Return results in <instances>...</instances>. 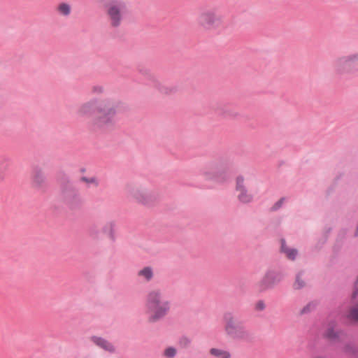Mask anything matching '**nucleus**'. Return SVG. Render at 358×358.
<instances>
[{"mask_svg": "<svg viewBox=\"0 0 358 358\" xmlns=\"http://www.w3.org/2000/svg\"><path fill=\"white\" fill-rule=\"evenodd\" d=\"M59 11L63 14L64 15H69L70 12H71V6L66 3H61L59 6Z\"/></svg>", "mask_w": 358, "mask_h": 358, "instance_id": "aec40b11", "label": "nucleus"}, {"mask_svg": "<svg viewBox=\"0 0 358 358\" xmlns=\"http://www.w3.org/2000/svg\"><path fill=\"white\" fill-rule=\"evenodd\" d=\"M103 231L105 234H108L109 238L112 241H115V224L113 222L108 223L103 229Z\"/></svg>", "mask_w": 358, "mask_h": 358, "instance_id": "f3484780", "label": "nucleus"}, {"mask_svg": "<svg viewBox=\"0 0 358 358\" xmlns=\"http://www.w3.org/2000/svg\"><path fill=\"white\" fill-rule=\"evenodd\" d=\"M236 189L239 192L238 199L240 202L248 203L252 201L253 196L248 193V189L244 185V178L241 176H238L236 178Z\"/></svg>", "mask_w": 358, "mask_h": 358, "instance_id": "9d476101", "label": "nucleus"}, {"mask_svg": "<svg viewBox=\"0 0 358 358\" xmlns=\"http://www.w3.org/2000/svg\"><path fill=\"white\" fill-rule=\"evenodd\" d=\"M301 273H298L296 276L295 286L296 289H301L305 285V282L301 280Z\"/></svg>", "mask_w": 358, "mask_h": 358, "instance_id": "393cba45", "label": "nucleus"}, {"mask_svg": "<svg viewBox=\"0 0 358 358\" xmlns=\"http://www.w3.org/2000/svg\"><path fill=\"white\" fill-rule=\"evenodd\" d=\"M34 181L38 185H41L44 182V176L39 168H35L34 171Z\"/></svg>", "mask_w": 358, "mask_h": 358, "instance_id": "2eb2a0df", "label": "nucleus"}, {"mask_svg": "<svg viewBox=\"0 0 358 358\" xmlns=\"http://www.w3.org/2000/svg\"><path fill=\"white\" fill-rule=\"evenodd\" d=\"M355 321H358V303L356 304L350 310V314L348 316Z\"/></svg>", "mask_w": 358, "mask_h": 358, "instance_id": "b1692460", "label": "nucleus"}, {"mask_svg": "<svg viewBox=\"0 0 358 358\" xmlns=\"http://www.w3.org/2000/svg\"><path fill=\"white\" fill-rule=\"evenodd\" d=\"M315 358H322V357H315Z\"/></svg>", "mask_w": 358, "mask_h": 358, "instance_id": "473e14b6", "label": "nucleus"}, {"mask_svg": "<svg viewBox=\"0 0 358 358\" xmlns=\"http://www.w3.org/2000/svg\"><path fill=\"white\" fill-rule=\"evenodd\" d=\"M317 306V303L312 301L309 302L306 306H305L302 310H301V315L306 314L311 312Z\"/></svg>", "mask_w": 358, "mask_h": 358, "instance_id": "412c9836", "label": "nucleus"}, {"mask_svg": "<svg viewBox=\"0 0 358 358\" xmlns=\"http://www.w3.org/2000/svg\"><path fill=\"white\" fill-rule=\"evenodd\" d=\"M96 110L99 113H103V115L94 120L92 128L101 131H105L110 128L113 124L116 113L114 103L110 99H104L97 105V100L92 99L80 106L78 113L83 115H87L92 114Z\"/></svg>", "mask_w": 358, "mask_h": 358, "instance_id": "f257e3e1", "label": "nucleus"}, {"mask_svg": "<svg viewBox=\"0 0 358 358\" xmlns=\"http://www.w3.org/2000/svg\"><path fill=\"white\" fill-rule=\"evenodd\" d=\"M138 72L145 78V84L156 87L161 93L169 94L174 91L173 87L162 85L145 66H139Z\"/></svg>", "mask_w": 358, "mask_h": 358, "instance_id": "0eeeda50", "label": "nucleus"}, {"mask_svg": "<svg viewBox=\"0 0 358 358\" xmlns=\"http://www.w3.org/2000/svg\"><path fill=\"white\" fill-rule=\"evenodd\" d=\"M139 276H143L147 281H150L153 277V271L150 266H145L138 273Z\"/></svg>", "mask_w": 358, "mask_h": 358, "instance_id": "dca6fc26", "label": "nucleus"}, {"mask_svg": "<svg viewBox=\"0 0 358 358\" xmlns=\"http://www.w3.org/2000/svg\"><path fill=\"white\" fill-rule=\"evenodd\" d=\"M344 350L347 354L351 355L356 358H358V347H356L352 343H347L345 345Z\"/></svg>", "mask_w": 358, "mask_h": 358, "instance_id": "a211bd4d", "label": "nucleus"}, {"mask_svg": "<svg viewBox=\"0 0 358 358\" xmlns=\"http://www.w3.org/2000/svg\"><path fill=\"white\" fill-rule=\"evenodd\" d=\"M206 180L221 184L227 182L231 175L227 163L210 164L203 171Z\"/></svg>", "mask_w": 358, "mask_h": 358, "instance_id": "20e7f679", "label": "nucleus"}, {"mask_svg": "<svg viewBox=\"0 0 358 358\" xmlns=\"http://www.w3.org/2000/svg\"><path fill=\"white\" fill-rule=\"evenodd\" d=\"M164 355L167 358H173L176 355V349L173 347H169L164 350Z\"/></svg>", "mask_w": 358, "mask_h": 358, "instance_id": "5701e85b", "label": "nucleus"}, {"mask_svg": "<svg viewBox=\"0 0 358 358\" xmlns=\"http://www.w3.org/2000/svg\"><path fill=\"white\" fill-rule=\"evenodd\" d=\"M285 201V198H281L280 199H279L277 202H275L273 206L271 207V210L275 211V210H278L279 208H281V206H282V203Z\"/></svg>", "mask_w": 358, "mask_h": 358, "instance_id": "a878e982", "label": "nucleus"}, {"mask_svg": "<svg viewBox=\"0 0 358 358\" xmlns=\"http://www.w3.org/2000/svg\"><path fill=\"white\" fill-rule=\"evenodd\" d=\"M81 180L85 182L87 184L96 182V180L94 178H87L83 176L81 178Z\"/></svg>", "mask_w": 358, "mask_h": 358, "instance_id": "c756f323", "label": "nucleus"}, {"mask_svg": "<svg viewBox=\"0 0 358 358\" xmlns=\"http://www.w3.org/2000/svg\"><path fill=\"white\" fill-rule=\"evenodd\" d=\"M325 336L329 339H337L339 338V334L334 327H331L325 332Z\"/></svg>", "mask_w": 358, "mask_h": 358, "instance_id": "6ab92c4d", "label": "nucleus"}, {"mask_svg": "<svg viewBox=\"0 0 358 358\" xmlns=\"http://www.w3.org/2000/svg\"><path fill=\"white\" fill-rule=\"evenodd\" d=\"M282 272L276 270H268L258 284V289L263 292L273 288L282 279Z\"/></svg>", "mask_w": 358, "mask_h": 358, "instance_id": "423d86ee", "label": "nucleus"}, {"mask_svg": "<svg viewBox=\"0 0 358 358\" xmlns=\"http://www.w3.org/2000/svg\"><path fill=\"white\" fill-rule=\"evenodd\" d=\"M146 307L151 314L150 322H155L165 317L170 310V302L165 299L159 290L151 291L147 296Z\"/></svg>", "mask_w": 358, "mask_h": 358, "instance_id": "f03ea898", "label": "nucleus"}, {"mask_svg": "<svg viewBox=\"0 0 358 358\" xmlns=\"http://www.w3.org/2000/svg\"><path fill=\"white\" fill-rule=\"evenodd\" d=\"M91 340L98 347L107 352L113 353L115 351V347L110 342L102 337L93 336L91 337Z\"/></svg>", "mask_w": 358, "mask_h": 358, "instance_id": "f8f14e48", "label": "nucleus"}, {"mask_svg": "<svg viewBox=\"0 0 358 358\" xmlns=\"http://www.w3.org/2000/svg\"><path fill=\"white\" fill-rule=\"evenodd\" d=\"M64 196L66 203L71 208H76L80 203V199L77 189L71 187L64 189Z\"/></svg>", "mask_w": 358, "mask_h": 358, "instance_id": "9b49d317", "label": "nucleus"}, {"mask_svg": "<svg viewBox=\"0 0 358 358\" xmlns=\"http://www.w3.org/2000/svg\"><path fill=\"white\" fill-rule=\"evenodd\" d=\"M94 93L100 94L103 92V87L99 85L94 86L92 90Z\"/></svg>", "mask_w": 358, "mask_h": 358, "instance_id": "7c9ffc66", "label": "nucleus"}, {"mask_svg": "<svg viewBox=\"0 0 358 358\" xmlns=\"http://www.w3.org/2000/svg\"><path fill=\"white\" fill-rule=\"evenodd\" d=\"M180 343L181 345L186 347L190 344L191 341L187 337L184 336L180 338Z\"/></svg>", "mask_w": 358, "mask_h": 358, "instance_id": "c85d7f7f", "label": "nucleus"}, {"mask_svg": "<svg viewBox=\"0 0 358 358\" xmlns=\"http://www.w3.org/2000/svg\"><path fill=\"white\" fill-rule=\"evenodd\" d=\"M335 66L336 71L340 73L358 70V55L342 57L338 59Z\"/></svg>", "mask_w": 358, "mask_h": 358, "instance_id": "1a4fd4ad", "label": "nucleus"}, {"mask_svg": "<svg viewBox=\"0 0 358 358\" xmlns=\"http://www.w3.org/2000/svg\"><path fill=\"white\" fill-rule=\"evenodd\" d=\"M210 352L212 355L218 358H230L231 354L229 351L217 348H211Z\"/></svg>", "mask_w": 358, "mask_h": 358, "instance_id": "4468645a", "label": "nucleus"}, {"mask_svg": "<svg viewBox=\"0 0 358 358\" xmlns=\"http://www.w3.org/2000/svg\"><path fill=\"white\" fill-rule=\"evenodd\" d=\"M288 249H289V248L287 245V243H286L285 239L282 238L280 240V251L282 252L285 253V250H287Z\"/></svg>", "mask_w": 358, "mask_h": 358, "instance_id": "bb28decb", "label": "nucleus"}, {"mask_svg": "<svg viewBox=\"0 0 358 358\" xmlns=\"http://www.w3.org/2000/svg\"><path fill=\"white\" fill-rule=\"evenodd\" d=\"M199 24L206 29H211L220 23V17L217 15L215 8L203 10L198 19Z\"/></svg>", "mask_w": 358, "mask_h": 358, "instance_id": "6e6552de", "label": "nucleus"}, {"mask_svg": "<svg viewBox=\"0 0 358 358\" xmlns=\"http://www.w3.org/2000/svg\"><path fill=\"white\" fill-rule=\"evenodd\" d=\"M223 321L224 331L229 338L248 342L252 340L251 334L245 329L238 317L233 312L224 313Z\"/></svg>", "mask_w": 358, "mask_h": 358, "instance_id": "7ed1b4c3", "label": "nucleus"}, {"mask_svg": "<svg viewBox=\"0 0 358 358\" xmlns=\"http://www.w3.org/2000/svg\"><path fill=\"white\" fill-rule=\"evenodd\" d=\"M285 254L288 259L294 260L297 256L298 251L294 248H289L287 250H285Z\"/></svg>", "mask_w": 358, "mask_h": 358, "instance_id": "4be33fe9", "label": "nucleus"}, {"mask_svg": "<svg viewBox=\"0 0 358 358\" xmlns=\"http://www.w3.org/2000/svg\"><path fill=\"white\" fill-rule=\"evenodd\" d=\"M330 231H331V229L329 228V229H328V231H327V234H329V233L330 232Z\"/></svg>", "mask_w": 358, "mask_h": 358, "instance_id": "2f4dec72", "label": "nucleus"}, {"mask_svg": "<svg viewBox=\"0 0 358 358\" xmlns=\"http://www.w3.org/2000/svg\"><path fill=\"white\" fill-rule=\"evenodd\" d=\"M134 196L138 202L144 205H150L151 203V196L146 192L138 191L134 194Z\"/></svg>", "mask_w": 358, "mask_h": 358, "instance_id": "ddd939ff", "label": "nucleus"}, {"mask_svg": "<svg viewBox=\"0 0 358 358\" xmlns=\"http://www.w3.org/2000/svg\"><path fill=\"white\" fill-rule=\"evenodd\" d=\"M255 308L257 310H263L265 308V304L264 302L262 300H259L257 302Z\"/></svg>", "mask_w": 358, "mask_h": 358, "instance_id": "cd10ccee", "label": "nucleus"}, {"mask_svg": "<svg viewBox=\"0 0 358 358\" xmlns=\"http://www.w3.org/2000/svg\"><path fill=\"white\" fill-rule=\"evenodd\" d=\"M127 12V4L120 0L113 1L108 6L107 13L111 21L112 26H120L122 16Z\"/></svg>", "mask_w": 358, "mask_h": 358, "instance_id": "39448f33", "label": "nucleus"}]
</instances>
